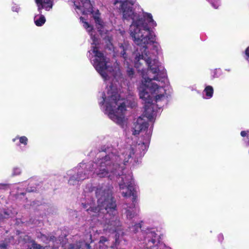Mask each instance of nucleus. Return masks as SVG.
<instances>
[{
	"mask_svg": "<svg viewBox=\"0 0 249 249\" xmlns=\"http://www.w3.org/2000/svg\"><path fill=\"white\" fill-rule=\"evenodd\" d=\"M137 45L139 48L134 54V63L142 77L137 88L140 98L144 104V116L139 117L134 121L132 132L135 136L142 134L143 137L142 147L146 149L152 131V128L148 127V121H152L155 115V103L167 97V79L166 70L160 66L157 59L161 49L156 41L155 35L154 41Z\"/></svg>",
	"mask_w": 249,
	"mask_h": 249,
	"instance_id": "1",
	"label": "nucleus"
},
{
	"mask_svg": "<svg viewBox=\"0 0 249 249\" xmlns=\"http://www.w3.org/2000/svg\"><path fill=\"white\" fill-rule=\"evenodd\" d=\"M117 8L121 10L123 17L125 19H132L133 21L129 28V33L134 42L137 45H143L154 41V34L150 28L156 26L157 24L153 20L152 16L148 13H143L140 17L134 13L132 5L135 0H113ZM74 9L77 14L92 15L97 28L100 34H107L108 28L99 18V11L92 10L89 0H72Z\"/></svg>",
	"mask_w": 249,
	"mask_h": 249,
	"instance_id": "2",
	"label": "nucleus"
},
{
	"mask_svg": "<svg viewBox=\"0 0 249 249\" xmlns=\"http://www.w3.org/2000/svg\"><path fill=\"white\" fill-rule=\"evenodd\" d=\"M133 100L132 97L126 100L124 99L123 95L118 94L116 86L110 83V85L107 84L105 90L102 93L99 104L102 109L111 120L124 127L127 120L125 116L126 107H134V102L130 103Z\"/></svg>",
	"mask_w": 249,
	"mask_h": 249,
	"instance_id": "3",
	"label": "nucleus"
},
{
	"mask_svg": "<svg viewBox=\"0 0 249 249\" xmlns=\"http://www.w3.org/2000/svg\"><path fill=\"white\" fill-rule=\"evenodd\" d=\"M80 20L83 23L84 28L90 35L92 41L91 49L89 51L88 57L93 66L104 80L118 81L121 75L119 65L116 64L113 68L110 66L108 59L98 49V39L94 34L92 26L84 17H81Z\"/></svg>",
	"mask_w": 249,
	"mask_h": 249,
	"instance_id": "4",
	"label": "nucleus"
},
{
	"mask_svg": "<svg viewBox=\"0 0 249 249\" xmlns=\"http://www.w3.org/2000/svg\"><path fill=\"white\" fill-rule=\"evenodd\" d=\"M134 150L131 146L121 150V155H115L113 153L109 154L105 157L98 160L92 165V171L99 178H108L112 179L116 176H121L123 166L121 162L124 161V164L127 162L134 154Z\"/></svg>",
	"mask_w": 249,
	"mask_h": 249,
	"instance_id": "5",
	"label": "nucleus"
},
{
	"mask_svg": "<svg viewBox=\"0 0 249 249\" xmlns=\"http://www.w3.org/2000/svg\"><path fill=\"white\" fill-rule=\"evenodd\" d=\"M97 198V207L95 208H90L88 211L95 213L93 215L102 216L105 214L106 219L111 215L115 214V202L112 196V191L109 187L103 186L98 188L96 192Z\"/></svg>",
	"mask_w": 249,
	"mask_h": 249,
	"instance_id": "6",
	"label": "nucleus"
},
{
	"mask_svg": "<svg viewBox=\"0 0 249 249\" xmlns=\"http://www.w3.org/2000/svg\"><path fill=\"white\" fill-rule=\"evenodd\" d=\"M121 182H119L120 191L124 197L132 196L133 202L136 197L134 181L131 173L127 175H122Z\"/></svg>",
	"mask_w": 249,
	"mask_h": 249,
	"instance_id": "7",
	"label": "nucleus"
},
{
	"mask_svg": "<svg viewBox=\"0 0 249 249\" xmlns=\"http://www.w3.org/2000/svg\"><path fill=\"white\" fill-rule=\"evenodd\" d=\"M68 175L71 176L69 180V183L72 185L78 184L79 181L83 180L89 177L86 173L83 174L81 171H79L76 175H73L71 172H70Z\"/></svg>",
	"mask_w": 249,
	"mask_h": 249,
	"instance_id": "8",
	"label": "nucleus"
},
{
	"mask_svg": "<svg viewBox=\"0 0 249 249\" xmlns=\"http://www.w3.org/2000/svg\"><path fill=\"white\" fill-rule=\"evenodd\" d=\"M54 0H35L37 6L38 10L41 13L42 9L46 11H50L53 7Z\"/></svg>",
	"mask_w": 249,
	"mask_h": 249,
	"instance_id": "9",
	"label": "nucleus"
},
{
	"mask_svg": "<svg viewBox=\"0 0 249 249\" xmlns=\"http://www.w3.org/2000/svg\"><path fill=\"white\" fill-rule=\"evenodd\" d=\"M213 88L211 86H207L203 91L202 96L204 99H209L213 97Z\"/></svg>",
	"mask_w": 249,
	"mask_h": 249,
	"instance_id": "10",
	"label": "nucleus"
},
{
	"mask_svg": "<svg viewBox=\"0 0 249 249\" xmlns=\"http://www.w3.org/2000/svg\"><path fill=\"white\" fill-rule=\"evenodd\" d=\"M126 49V45H123L122 44L120 45L116 52H115L116 55L120 54L121 56H123L124 59V64L126 65H129V63L126 58L125 50Z\"/></svg>",
	"mask_w": 249,
	"mask_h": 249,
	"instance_id": "11",
	"label": "nucleus"
},
{
	"mask_svg": "<svg viewBox=\"0 0 249 249\" xmlns=\"http://www.w3.org/2000/svg\"><path fill=\"white\" fill-rule=\"evenodd\" d=\"M46 21L45 17L39 13V14L35 15L34 17V22L37 26H42Z\"/></svg>",
	"mask_w": 249,
	"mask_h": 249,
	"instance_id": "12",
	"label": "nucleus"
},
{
	"mask_svg": "<svg viewBox=\"0 0 249 249\" xmlns=\"http://www.w3.org/2000/svg\"><path fill=\"white\" fill-rule=\"evenodd\" d=\"M124 208L126 209L125 213L127 218L131 219L136 214V210L133 206L128 207L127 206H124Z\"/></svg>",
	"mask_w": 249,
	"mask_h": 249,
	"instance_id": "13",
	"label": "nucleus"
},
{
	"mask_svg": "<svg viewBox=\"0 0 249 249\" xmlns=\"http://www.w3.org/2000/svg\"><path fill=\"white\" fill-rule=\"evenodd\" d=\"M17 140H19L20 144H23L25 146L27 144L28 140V138L25 136H17L12 139V141L13 142H15Z\"/></svg>",
	"mask_w": 249,
	"mask_h": 249,
	"instance_id": "14",
	"label": "nucleus"
},
{
	"mask_svg": "<svg viewBox=\"0 0 249 249\" xmlns=\"http://www.w3.org/2000/svg\"><path fill=\"white\" fill-rule=\"evenodd\" d=\"M210 1L212 5L215 9L218 8L220 5V0H208Z\"/></svg>",
	"mask_w": 249,
	"mask_h": 249,
	"instance_id": "15",
	"label": "nucleus"
},
{
	"mask_svg": "<svg viewBox=\"0 0 249 249\" xmlns=\"http://www.w3.org/2000/svg\"><path fill=\"white\" fill-rule=\"evenodd\" d=\"M21 172V170L20 168L18 167H15L13 170V175H18Z\"/></svg>",
	"mask_w": 249,
	"mask_h": 249,
	"instance_id": "16",
	"label": "nucleus"
},
{
	"mask_svg": "<svg viewBox=\"0 0 249 249\" xmlns=\"http://www.w3.org/2000/svg\"><path fill=\"white\" fill-rule=\"evenodd\" d=\"M156 249H171L170 248L166 247L164 244L159 243L156 247Z\"/></svg>",
	"mask_w": 249,
	"mask_h": 249,
	"instance_id": "17",
	"label": "nucleus"
},
{
	"mask_svg": "<svg viewBox=\"0 0 249 249\" xmlns=\"http://www.w3.org/2000/svg\"><path fill=\"white\" fill-rule=\"evenodd\" d=\"M127 74L130 77H132L134 74V71L133 69L128 67V69L127 70Z\"/></svg>",
	"mask_w": 249,
	"mask_h": 249,
	"instance_id": "18",
	"label": "nucleus"
},
{
	"mask_svg": "<svg viewBox=\"0 0 249 249\" xmlns=\"http://www.w3.org/2000/svg\"><path fill=\"white\" fill-rule=\"evenodd\" d=\"M141 228L140 224H137L134 226H132L131 227V231L134 232H136L138 231L139 229Z\"/></svg>",
	"mask_w": 249,
	"mask_h": 249,
	"instance_id": "19",
	"label": "nucleus"
},
{
	"mask_svg": "<svg viewBox=\"0 0 249 249\" xmlns=\"http://www.w3.org/2000/svg\"><path fill=\"white\" fill-rule=\"evenodd\" d=\"M32 247L30 249H42V247L39 245L35 243H32Z\"/></svg>",
	"mask_w": 249,
	"mask_h": 249,
	"instance_id": "20",
	"label": "nucleus"
},
{
	"mask_svg": "<svg viewBox=\"0 0 249 249\" xmlns=\"http://www.w3.org/2000/svg\"><path fill=\"white\" fill-rule=\"evenodd\" d=\"M12 11L13 12H18L20 10V8L18 5H14L12 6Z\"/></svg>",
	"mask_w": 249,
	"mask_h": 249,
	"instance_id": "21",
	"label": "nucleus"
},
{
	"mask_svg": "<svg viewBox=\"0 0 249 249\" xmlns=\"http://www.w3.org/2000/svg\"><path fill=\"white\" fill-rule=\"evenodd\" d=\"M246 59L249 62V46L246 49L245 51Z\"/></svg>",
	"mask_w": 249,
	"mask_h": 249,
	"instance_id": "22",
	"label": "nucleus"
},
{
	"mask_svg": "<svg viewBox=\"0 0 249 249\" xmlns=\"http://www.w3.org/2000/svg\"><path fill=\"white\" fill-rule=\"evenodd\" d=\"M249 133V131H242L241 132V135L242 137H245Z\"/></svg>",
	"mask_w": 249,
	"mask_h": 249,
	"instance_id": "23",
	"label": "nucleus"
},
{
	"mask_svg": "<svg viewBox=\"0 0 249 249\" xmlns=\"http://www.w3.org/2000/svg\"><path fill=\"white\" fill-rule=\"evenodd\" d=\"M0 249H7V245L4 243L0 245Z\"/></svg>",
	"mask_w": 249,
	"mask_h": 249,
	"instance_id": "24",
	"label": "nucleus"
},
{
	"mask_svg": "<svg viewBox=\"0 0 249 249\" xmlns=\"http://www.w3.org/2000/svg\"><path fill=\"white\" fill-rule=\"evenodd\" d=\"M119 33L122 35L123 36L124 34V30H119Z\"/></svg>",
	"mask_w": 249,
	"mask_h": 249,
	"instance_id": "25",
	"label": "nucleus"
},
{
	"mask_svg": "<svg viewBox=\"0 0 249 249\" xmlns=\"http://www.w3.org/2000/svg\"><path fill=\"white\" fill-rule=\"evenodd\" d=\"M112 222H113V221H111V222L109 221V222H108V224H110V225H113V223H112Z\"/></svg>",
	"mask_w": 249,
	"mask_h": 249,
	"instance_id": "26",
	"label": "nucleus"
},
{
	"mask_svg": "<svg viewBox=\"0 0 249 249\" xmlns=\"http://www.w3.org/2000/svg\"><path fill=\"white\" fill-rule=\"evenodd\" d=\"M19 194L23 195L24 194V193H23V192H18V194Z\"/></svg>",
	"mask_w": 249,
	"mask_h": 249,
	"instance_id": "27",
	"label": "nucleus"
},
{
	"mask_svg": "<svg viewBox=\"0 0 249 249\" xmlns=\"http://www.w3.org/2000/svg\"><path fill=\"white\" fill-rule=\"evenodd\" d=\"M32 191V190H28V189L27 190V191H28V192H30V191Z\"/></svg>",
	"mask_w": 249,
	"mask_h": 249,
	"instance_id": "28",
	"label": "nucleus"
},
{
	"mask_svg": "<svg viewBox=\"0 0 249 249\" xmlns=\"http://www.w3.org/2000/svg\"><path fill=\"white\" fill-rule=\"evenodd\" d=\"M52 240H53V238H51V239L50 240V242H51Z\"/></svg>",
	"mask_w": 249,
	"mask_h": 249,
	"instance_id": "29",
	"label": "nucleus"
},
{
	"mask_svg": "<svg viewBox=\"0 0 249 249\" xmlns=\"http://www.w3.org/2000/svg\"><path fill=\"white\" fill-rule=\"evenodd\" d=\"M1 218H2L1 215H0V219H1Z\"/></svg>",
	"mask_w": 249,
	"mask_h": 249,
	"instance_id": "30",
	"label": "nucleus"
}]
</instances>
